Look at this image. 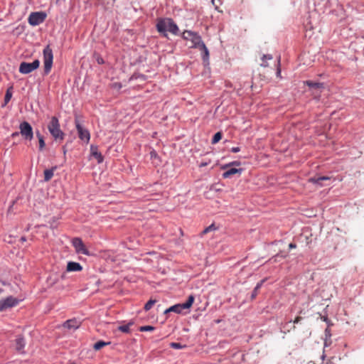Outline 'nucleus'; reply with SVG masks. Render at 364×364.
<instances>
[{
    "label": "nucleus",
    "instance_id": "f257e3e1",
    "mask_svg": "<svg viewBox=\"0 0 364 364\" xmlns=\"http://www.w3.org/2000/svg\"><path fill=\"white\" fill-rule=\"evenodd\" d=\"M157 31L163 33L164 36H167L166 31H168L174 35L178 33L179 29L178 26L174 23L171 18H165L159 20L156 23Z\"/></svg>",
    "mask_w": 364,
    "mask_h": 364
},
{
    "label": "nucleus",
    "instance_id": "f03ea898",
    "mask_svg": "<svg viewBox=\"0 0 364 364\" xmlns=\"http://www.w3.org/2000/svg\"><path fill=\"white\" fill-rule=\"evenodd\" d=\"M48 129L55 140H63L65 134L61 131L58 119L56 117H51Z\"/></svg>",
    "mask_w": 364,
    "mask_h": 364
},
{
    "label": "nucleus",
    "instance_id": "7ed1b4c3",
    "mask_svg": "<svg viewBox=\"0 0 364 364\" xmlns=\"http://www.w3.org/2000/svg\"><path fill=\"white\" fill-rule=\"evenodd\" d=\"M182 38L186 41H191L193 43L192 48H199L200 47V44H203V41L201 39L200 36H199L197 33L193 32L191 31H184L182 34Z\"/></svg>",
    "mask_w": 364,
    "mask_h": 364
},
{
    "label": "nucleus",
    "instance_id": "20e7f679",
    "mask_svg": "<svg viewBox=\"0 0 364 364\" xmlns=\"http://www.w3.org/2000/svg\"><path fill=\"white\" fill-rule=\"evenodd\" d=\"M43 63H44V73L46 75L48 74L53 65V50L50 46H47L43 49Z\"/></svg>",
    "mask_w": 364,
    "mask_h": 364
},
{
    "label": "nucleus",
    "instance_id": "39448f33",
    "mask_svg": "<svg viewBox=\"0 0 364 364\" xmlns=\"http://www.w3.org/2000/svg\"><path fill=\"white\" fill-rule=\"evenodd\" d=\"M194 296L193 295H190L188 298V300L185 303L173 305L170 308L167 309L165 311V313L166 314L168 312H175L177 314H180L182 312L183 310L189 309L192 306Z\"/></svg>",
    "mask_w": 364,
    "mask_h": 364
},
{
    "label": "nucleus",
    "instance_id": "423d86ee",
    "mask_svg": "<svg viewBox=\"0 0 364 364\" xmlns=\"http://www.w3.org/2000/svg\"><path fill=\"white\" fill-rule=\"evenodd\" d=\"M20 134L22 137L28 141H31L33 138V128L27 122H23L19 125Z\"/></svg>",
    "mask_w": 364,
    "mask_h": 364
},
{
    "label": "nucleus",
    "instance_id": "0eeeda50",
    "mask_svg": "<svg viewBox=\"0 0 364 364\" xmlns=\"http://www.w3.org/2000/svg\"><path fill=\"white\" fill-rule=\"evenodd\" d=\"M40 61L36 59L32 63L22 62L19 65V72L22 74H29L38 68Z\"/></svg>",
    "mask_w": 364,
    "mask_h": 364
},
{
    "label": "nucleus",
    "instance_id": "6e6552de",
    "mask_svg": "<svg viewBox=\"0 0 364 364\" xmlns=\"http://www.w3.org/2000/svg\"><path fill=\"white\" fill-rule=\"evenodd\" d=\"M46 18V14L42 11L32 12L28 18V21L31 26H38L42 23Z\"/></svg>",
    "mask_w": 364,
    "mask_h": 364
},
{
    "label": "nucleus",
    "instance_id": "1a4fd4ad",
    "mask_svg": "<svg viewBox=\"0 0 364 364\" xmlns=\"http://www.w3.org/2000/svg\"><path fill=\"white\" fill-rule=\"evenodd\" d=\"M75 124L76 129L77 130L79 138L85 141L86 143H88L90 139V134L87 129H85L80 124L78 117H75Z\"/></svg>",
    "mask_w": 364,
    "mask_h": 364
},
{
    "label": "nucleus",
    "instance_id": "9d476101",
    "mask_svg": "<svg viewBox=\"0 0 364 364\" xmlns=\"http://www.w3.org/2000/svg\"><path fill=\"white\" fill-rule=\"evenodd\" d=\"M18 302L19 301L12 296H9L5 299H1L0 312L6 310L7 309L16 306L18 304Z\"/></svg>",
    "mask_w": 364,
    "mask_h": 364
},
{
    "label": "nucleus",
    "instance_id": "9b49d317",
    "mask_svg": "<svg viewBox=\"0 0 364 364\" xmlns=\"http://www.w3.org/2000/svg\"><path fill=\"white\" fill-rule=\"evenodd\" d=\"M72 244L75 249V252L77 254H82L85 255H90L88 250L86 248L82 240L79 237L73 238Z\"/></svg>",
    "mask_w": 364,
    "mask_h": 364
},
{
    "label": "nucleus",
    "instance_id": "f8f14e48",
    "mask_svg": "<svg viewBox=\"0 0 364 364\" xmlns=\"http://www.w3.org/2000/svg\"><path fill=\"white\" fill-rule=\"evenodd\" d=\"M90 153L91 156H93L97 160L98 164H100L103 161L104 158L102 154L100 151H98V148L97 146L91 145Z\"/></svg>",
    "mask_w": 364,
    "mask_h": 364
},
{
    "label": "nucleus",
    "instance_id": "ddd939ff",
    "mask_svg": "<svg viewBox=\"0 0 364 364\" xmlns=\"http://www.w3.org/2000/svg\"><path fill=\"white\" fill-rule=\"evenodd\" d=\"M26 346V342L21 336H18L15 340V348L20 353H23V348Z\"/></svg>",
    "mask_w": 364,
    "mask_h": 364
},
{
    "label": "nucleus",
    "instance_id": "4468645a",
    "mask_svg": "<svg viewBox=\"0 0 364 364\" xmlns=\"http://www.w3.org/2000/svg\"><path fill=\"white\" fill-rule=\"evenodd\" d=\"M82 269V267L77 262H69L67 264L68 272H80Z\"/></svg>",
    "mask_w": 364,
    "mask_h": 364
},
{
    "label": "nucleus",
    "instance_id": "2eb2a0df",
    "mask_svg": "<svg viewBox=\"0 0 364 364\" xmlns=\"http://www.w3.org/2000/svg\"><path fill=\"white\" fill-rule=\"evenodd\" d=\"M79 326L80 322H78L76 319L68 320L63 323V327L68 329H77L79 328Z\"/></svg>",
    "mask_w": 364,
    "mask_h": 364
},
{
    "label": "nucleus",
    "instance_id": "dca6fc26",
    "mask_svg": "<svg viewBox=\"0 0 364 364\" xmlns=\"http://www.w3.org/2000/svg\"><path fill=\"white\" fill-rule=\"evenodd\" d=\"M242 171V168H231L223 173V177L224 178H228L234 174L241 173Z\"/></svg>",
    "mask_w": 364,
    "mask_h": 364
},
{
    "label": "nucleus",
    "instance_id": "f3484780",
    "mask_svg": "<svg viewBox=\"0 0 364 364\" xmlns=\"http://www.w3.org/2000/svg\"><path fill=\"white\" fill-rule=\"evenodd\" d=\"M57 169V166H55L50 169H46L44 171V181L46 182L49 181L54 175V171Z\"/></svg>",
    "mask_w": 364,
    "mask_h": 364
},
{
    "label": "nucleus",
    "instance_id": "a211bd4d",
    "mask_svg": "<svg viewBox=\"0 0 364 364\" xmlns=\"http://www.w3.org/2000/svg\"><path fill=\"white\" fill-rule=\"evenodd\" d=\"M327 180H330V178L328 176H318V177H311L309 179V181L312 183L322 186V181H327Z\"/></svg>",
    "mask_w": 364,
    "mask_h": 364
},
{
    "label": "nucleus",
    "instance_id": "6ab92c4d",
    "mask_svg": "<svg viewBox=\"0 0 364 364\" xmlns=\"http://www.w3.org/2000/svg\"><path fill=\"white\" fill-rule=\"evenodd\" d=\"M304 83L308 85L309 87L316 89V90H321L324 87L323 83L321 82H314L310 80H307L304 82Z\"/></svg>",
    "mask_w": 364,
    "mask_h": 364
},
{
    "label": "nucleus",
    "instance_id": "aec40b11",
    "mask_svg": "<svg viewBox=\"0 0 364 364\" xmlns=\"http://www.w3.org/2000/svg\"><path fill=\"white\" fill-rule=\"evenodd\" d=\"M198 49L202 52V57L203 60L207 61L209 58V51L205 43L200 44V47Z\"/></svg>",
    "mask_w": 364,
    "mask_h": 364
},
{
    "label": "nucleus",
    "instance_id": "412c9836",
    "mask_svg": "<svg viewBox=\"0 0 364 364\" xmlns=\"http://www.w3.org/2000/svg\"><path fill=\"white\" fill-rule=\"evenodd\" d=\"M134 322L132 321H129L127 325L119 326L118 327V330L126 333H129L130 332V326H133Z\"/></svg>",
    "mask_w": 364,
    "mask_h": 364
},
{
    "label": "nucleus",
    "instance_id": "4be33fe9",
    "mask_svg": "<svg viewBox=\"0 0 364 364\" xmlns=\"http://www.w3.org/2000/svg\"><path fill=\"white\" fill-rule=\"evenodd\" d=\"M110 343L109 342H105L103 341H99L97 343L94 344L93 348L95 350H99L103 347L108 346Z\"/></svg>",
    "mask_w": 364,
    "mask_h": 364
},
{
    "label": "nucleus",
    "instance_id": "5701e85b",
    "mask_svg": "<svg viewBox=\"0 0 364 364\" xmlns=\"http://www.w3.org/2000/svg\"><path fill=\"white\" fill-rule=\"evenodd\" d=\"M36 136H37V137L38 139L39 150L42 151L44 149L45 146H46L44 139H43V136L40 134L39 132H36Z\"/></svg>",
    "mask_w": 364,
    "mask_h": 364
},
{
    "label": "nucleus",
    "instance_id": "b1692460",
    "mask_svg": "<svg viewBox=\"0 0 364 364\" xmlns=\"http://www.w3.org/2000/svg\"><path fill=\"white\" fill-rule=\"evenodd\" d=\"M11 89H12V87H10L6 90V95L4 97V104L3 106H5L10 101V100L12 97Z\"/></svg>",
    "mask_w": 364,
    "mask_h": 364
},
{
    "label": "nucleus",
    "instance_id": "393cba45",
    "mask_svg": "<svg viewBox=\"0 0 364 364\" xmlns=\"http://www.w3.org/2000/svg\"><path fill=\"white\" fill-rule=\"evenodd\" d=\"M156 303V300L155 299H150L149 300L146 304L144 305V309L145 311H149L150 310L152 306Z\"/></svg>",
    "mask_w": 364,
    "mask_h": 364
},
{
    "label": "nucleus",
    "instance_id": "a878e982",
    "mask_svg": "<svg viewBox=\"0 0 364 364\" xmlns=\"http://www.w3.org/2000/svg\"><path fill=\"white\" fill-rule=\"evenodd\" d=\"M264 281H261L259 283H258L257 284V286L255 287L253 291H252V299H255L256 297V296L257 295V292H258V290L260 289V287H262V284H263Z\"/></svg>",
    "mask_w": 364,
    "mask_h": 364
},
{
    "label": "nucleus",
    "instance_id": "bb28decb",
    "mask_svg": "<svg viewBox=\"0 0 364 364\" xmlns=\"http://www.w3.org/2000/svg\"><path fill=\"white\" fill-rule=\"evenodd\" d=\"M272 55H264L262 58V63L260 64L262 67H267L268 66V64L267 63V60H272Z\"/></svg>",
    "mask_w": 364,
    "mask_h": 364
},
{
    "label": "nucleus",
    "instance_id": "cd10ccee",
    "mask_svg": "<svg viewBox=\"0 0 364 364\" xmlns=\"http://www.w3.org/2000/svg\"><path fill=\"white\" fill-rule=\"evenodd\" d=\"M222 138V134L220 132H217L213 137L212 144L218 143Z\"/></svg>",
    "mask_w": 364,
    "mask_h": 364
},
{
    "label": "nucleus",
    "instance_id": "c85d7f7f",
    "mask_svg": "<svg viewBox=\"0 0 364 364\" xmlns=\"http://www.w3.org/2000/svg\"><path fill=\"white\" fill-rule=\"evenodd\" d=\"M155 328L152 326H143L139 328V331H153Z\"/></svg>",
    "mask_w": 364,
    "mask_h": 364
},
{
    "label": "nucleus",
    "instance_id": "c756f323",
    "mask_svg": "<svg viewBox=\"0 0 364 364\" xmlns=\"http://www.w3.org/2000/svg\"><path fill=\"white\" fill-rule=\"evenodd\" d=\"M170 346L172 348H174V349H181V348H186V346H182L181 343H170Z\"/></svg>",
    "mask_w": 364,
    "mask_h": 364
},
{
    "label": "nucleus",
    "instance_id": "7c9ffc66",
    "mask_svg": "<svg viewBox=\"0 0 364 364\" xmlns=\"http://www.w3.org/2000/svg\"><path fill=\"white\" fill-rule=\"evenodd\" d=\"M216 230V228L214 224H211L208 227H207L203 231V234H206L212 230Z\"/></svg>",
    "mask_w": 364,
    "mask_h": 364
},
{
    "label": "nucleus",
    "instance_id": "2f4dec72",
    "mask_svg": "<svg viewBox=\"0 0 364 364\" xmlns=\"http://www.w3.org/2000/svg\"><path fill=\"white\" fill-rule=\"evenodd\" d=\"M150 158L152 160H155V159L159 160V159L158 154L156 153V151L155 150H152L150 151Z\"/></svg>",
    "mask_w": 364,
    "mask_h": 364
},
{
    "label": "nucleus",
    "instance_id": "473e14b6",
    "mask_svg": "<svg viewBox=\"0 0 364 364\" xmlns=\"http://www.w3.org/2000/svg\"><path fill=\"white\" fill-rule=\"evenodd\" d=\"M240 166V161H232L228 164H226V165H224L222 166V169H225L226 168H228V166Z\"/></svg>",
    "mask_w": 364,
    "mask_h": 364
},
{
    "label": "nucleus",
    "instance_id": "72a5a7b5",
    "mask_svg": "<svg viewBox=\"0 0 364 364\" xmlns=\"http://www.w3.org/2000/svg\"><path fill=\"white\" fill-rule=\"evenodd\" d=\"M281 75V68H280V56L278 58V67L277 69V76L280 77Z\"/></svg>",
    "mask_w": 364,
    "mask_h": 364
},
{
    "label": "nucleus",
    "instance_id": "f704fd0d",
    "mask_svg": "<svg viewBox=\"0 0 364 364\" xmlns=\"http://www.w3.org/2000/svg\"><path fill=\"white\" fill-rule=\"evenodd\" d=\"M240 151V147H238V146H237V147H232V148L231 149V151H232V153H237V152H239Z\"/></svg>",
    "mask_w": 364,
    "mask_h": 364
},
{
    "label": "nucleus",
    "instance_id": "c9c22d12",
    "mask_svg": "<svg viewBox=\"0 0 364 364\" xmlns=\"http://www.w3.org/2000/svg\"><path fill=\"white\" fill-rule=\"evenodd\" d=\"M289 247L290 249H294V248H296V245L295 243H290V244L289 245Z\"/></svg>",
    "mask_w": 364,
    "mask_h": 364
},
{
    "label": "nucleus",
    "instance_id": "e433bc0d",
    "mask_svg": "<svg viewBox=\"0 0 364 364\" xmlns=\"http://www.w3.org/2000/svg\"><path fill=\"white\" fill-rule=\"evenodd\" d=\"M301 318H302L301 317H300V316H297V317L295 318V320L294 321V323H299V322L301 320Z\"/></svg>",
    "mask_w": 364,
    "mask_h": 364
},
{
    "label": "nucleus",
    "instance_id": "4c0bfd02",
    "mask_svg": "<svg viewBox=\"0 0 364 364\" xmlns=\"http://www.w3.org/2000/svg\"><path fill=\"white\" fill-rule=\"evenodd\" d=\"M97 63H98L99 64H102V63H104V60H103V59H102V58H98L97 59Z\"/></svg>",
    "mask_w": 364,
    "mask_h": 364
},
{
    "label": "nucleus",
    "instance_id": "58836bf2",
    "mask_svg": "<svg viewBox=\"0 0 364 364\" xmlns=\"http://www.w3.org/2000/svg\"><path fill=\"white\" fill-rule=\"evenodd\" d=\"M208 164H209L208 162H202V163L199 165V166H200V167H203V166H207Z\"/></svg>",
    "mask_w": 364,
    "mask_h": 364
},
{
    "label": "nucleus",
    "instance_id": "ea45409f",
    "mask_svg": "<svg viewBox=\"0 0 364 364\" xmlns=\"http://www.w3.org/2000/svg\"><path fill=\"white\" fill-rule=\"evenodd\" d=\"M20 240H21V242L26 241V238L25 237H21Z\"/></svg>",
    "mask_w": 364,
    "mask_h": 364
},
{
    "label": "nucleus",
    "instance_id": "a19ab883",
    "mask_svg": "<svg viewBox=\"0 0 364 364\" xmlns=\"http://www.w3.org/2000/svg\"><path fill=\"white\" fill-rule=\"evenodd\" d=\"M325 332H326V335H328H328L330 336L329 331H328V328H326V329Z\"/></svg>",
    "mask_w": 364,
    "mask_h": 364
},
{
    "label": "nucleus",
    "instance_id": "79ce46f5",
    "mask_svg": "<svg viewBox=\"0 0 364 364\" xmlns=\"http://www.w3.org/2000/svg\"><path fill=\"white\" fill-rule=\"evenodd\" d=\"M18 134V132H15V133H14V134H12V136H17Z\"/></svg>",
    "mask_w": 364,
    "mask_h": 364
},
{
    "label": "nucleus",
    "instance_id": "37998d69",
    "mask_svg": "<svg viewBox=\"0 0 364 364\" xmlns=\"http://www.w3.org/2000/svg\"><path fill=\"white\" fill-rule=\"evenodd\" d=\"M323 320L324 321H327L328 318H327V317H323Z\"/></svg>",
    "mask_w": 364,
    "mask_h": 364
}]
</instances>
